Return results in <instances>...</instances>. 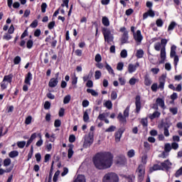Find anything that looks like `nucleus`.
<instances>
[{
	"instance_id": "f257e3e1",
	"label": "nucleus",
	"mask_w": 182,
	"mask_h": 182,
	"mask_svg": "<svg viewBox=\"0 0 182 182\" xmlns=\"http://www.w3.org/2000/svg\"><path fill=\"white\" fill-rule=\"evenodd\" d=\"M113 158L110 151L98 152L92 157V162L97 170H107L113 166Z\"/></svg>"
},
{
	"instance_id": "f03ea898",
	"label": "nucleus",
	"mask_w": 182,
	"mask_h": 182,
	"mask_svg": "<svg viewBox=\"0 0 182 182\" xmlns=\"http://www.w3.org/2000/svg\"><path fill=\"white\" fill-rule=\"evenodd\" d=\"M164 85H166V75H162L159 77V85H157V82H154L151 86V90L152 92H157V89H161V90H164Z\"/></svg>"
},
{
	"instance_id": "7ed1b4c3",
	"label": "nucleus",
	"mask_w": 182,
	"mask_h": 182,
	"mask_svg": "<svg viewBox=\"0 0 182 182\" xmlns=\"http://www.w3.org/2000/svg\"><path fill=\"white\" fill-rule=\"evenodd\" d=\"M95 135L92 132H89L87 136H85L83 147L84 149H87V147H90L93 144V141Z\"/></svg>"
},
{
	"instance_id": "20e7f679",
	"label": "nucleus",
	"mask_w": 182,
	"mask_h": 182,
	"mask_svg": "<svg viewBox=\"0 0 182 182\" xmlns=\"http://www.w3.org/2000/svg\"><path fill=\"white\" fill-rule=\"evenodd\" d=\"M103 182H119V176L114 173H108L102 178Z\"/></svg>"
},
{
	"instance_id": "39448f33",
	"label": "nucleus",
	"mask_w": 182,
	"mask_h": 182,
	"mask_svg": "<svg viewBox=\"0 0 182 182\" xmlns=\"http://www.w3.org/2000/svg\"><path fill=\"white\" fill-rule=\"evenodd\" d=\"M136 171L138 173V181H143L146 174V166H144L143 164H139Z\"/></svg>"
},
{
	"instance_id": "423d86ee",
	"label": "nucleus",
	"mask_w": 182,
	"mask_h": 182,
	"mask_svg": "<svg viewBox=\"0 0 182 182\" xmlns=\"http://www.w3.org/2000/svg\"><path fill=\"white\" fill-rule=\"evenodd\" d=\"M119 32L123 33L120 39L122 45L129 43V31L127 30L126 27H121L119 28Z\"/></svg>"
},
{
	"instance_id": "0eeeda50",
	"label": "nucleus",
	"mask_w": 182,
	"mask_h": 182,
	"mask_svg": "<svg viewBox=\"0 0 182 182\" xmlns=\"http://www.w3.org/2000/svg\"><path fill=\"white\" fill-rule=\"evenodd\" d=\"M102 33L104 36L105 41L107 43L113 42V36H112V32L107 28H103L102 29Z\"/></svg>"
},
{
	"instance_id": "6e6552de",
	"label": "nucleus",
	"mask_w": 182,
	"mask_h": 182,
	"mask_svg": "<svg viewBox=\"0 0 182 182\" xmlns=\"http://www.w3.org/2000/svg\"><path fill=\"white\" fill-rule=\"evenodd\" d=\"M159 107H161V109H166V105L164 104V99L158 97L156 100V103L153 105V109H155V110H159Z\"/></svg>"
},
{
	"instance_id": "1a4fd4ad",
	"label": "nucleus",
	"mask_w": 182,
	"mask_h": 182,
	"mask_svg": "<svg viewBox=\"0 0 182 182\" xmlns=\"http://www.w3.org/2000/svg\"><path fill=\"white\" fill-rule=\"evenodd\" d=\"M115 164L117 166H126L127 164V159L124 155H119L116 157Z\"/></svg>"
},
{
	"instance_id": "9d476101",
	"label": "nucleus",
	"mask_w": 182,
	"mask_h": 182,
	"mask_svg": "<svg viewBox=\"0 0 182 182\" xmlns=\"http://www.w3.org/2000/svg\"><path fill=\"white\" fill-rule=\"evenodd\" d=\"M59 73H56L55 74V77L50 80L48 82L49 87H56L58 86V83H59Z\"/></svg>"
},
{
	"instance_id": "9b49d317",
	"label": "nucleus",
	"mask_w": 182,
	"mask_h": 182,
	"mask_svg": "<svg viewBox=\"0 0 182 182\" xmlns=\"http://www.w3.org/2000/svg\"><path fill=\"white\" fill-rule=\"evenodd\" d=\"M141 110V97L140 95H136L135 97V113H140Z\"/></svg>"
},
{
	"instance_id": "f8f14e48",
	"label": "nucleus",
	"mask_w": 182,
	"mask_h": 182,
	"mask_svg": "<svg viewBox=\"0 0 182 182\" xmlns=\"http://www.w3.org/2000/svg\"><path fill=\"white\" fill-rule=\"evenodd\" d=\"M124 132H126V129L122 127L119 128L117 132L114 133V139L117 143H119V141H120V139H122V136H123V133H124Z\"/></svg>"
},
{
	"instance_id": "ddd939ff",
	"label": "nucleus",
	"mask_w": 182,
	"mask_h": 182,
	"mask_svg": "<svg viewBox=\"0 0 182 182\" xmlns=\"http://www.w3.org/2000/svg\"><path fill=\"white\" fill-rule=\"evenodd\" d=\"M134 41L137 43H141V41H143V35H141V31L137 30L136 33L133 35Z\"/></svg>"
},
{
	"instance_id": "4468645a",
	"label": "nucleus",
	"mask_w": 182,
	"mask_h": 182,
	"mask_svg": "<svg viewBox=\"0 0 182 182\" xmlns=\"http://www.w3.org/2000/svg\"><path fill=\"white\" fill-rule=\"evenodd\" d=\"M140 67V63L139 62H136L134 64H132V63H129L128 65V72L129 73H134V72H136V70H137V68H139Z\"/></svg>"
},
{
	"instance_id": "2eb2a0df",
	"label": "nucleus",
	"mask_w": 182,
	"mask_h": 182,
	"mask_svg": "<svg viewBox=\"0 0 182 182\" xmlns=\"http://www.w3.org/2000/svg\"><path fill=\"white\" fill-rule=\"evenodd\" d=\"M171 165L172 164L168 159H166L164 162L161 163L162 170H170V168H171Z\"/></svg>"
},
{
	"instance_id": "dca6fc26",
	"label": "nucleus",
	"mask_w": 182,
	"mask_h": 182,
	"mask_svg": "<svg viewBox=\"0 0 182 182\" xmlns=\"http://www.w3.org/2000/svg\"><path fill=\"white\" fill-rule=\"evenodd\" d=\"M149 16H150L151 18H154V16H156V13H154V11H153L151 9H149L147 12H145L143 14V19H147Z\"/></svg>"
},
{
	"instance_id": "f3484780",
	"label": "nucleus",
	"mask_w": 182,
	"mask_h": 182,
	"mask_svg": "<svg viewBox=\"0 0 182 182\" xmlns=\"http://www.w3.org/2000/svg\"><path fill=\"white\" fill-rule=\"evenodd\" d=\"M160 58H161V60L159 61V63H161V64L164 63V62H166V48H161Z\"/></svg>"
},
{
	"instance_id": "a211bd4d",
	"label": "nucleus",
	"mask_w": 182,
	"mask_h": 182,
	"mask_svg": "<svg viewBox=\"0 0 182 182\" xmlns=\"http://www.w3.org/2000/svg\"><path fill=\"white\" fill-rule=\"evenodd\" d=\"M126 117L123 116V114H122V112H119L117 116V119L119 120V123L121 124H123L124 126V124H126L127 123V119H126Z\"/></svg>"
},
{
	"instance_id": "6ab92c4d",
	"label": "nucleus",
	"mask_w": 182,
	"mask_h": 182,
	"mask_svg": "<svg viewBox=\"0 0 182 182\" xmlns=\"http://www.w3.org/2000/svg\"><path fill=\"white\" fill-rule=\"evenodd\" d=\"M144 79V84L145 86H151V83H153V81L151 80V78H150V76L148 74L145 75Z\"/></svg>"
},
{
	"instance_id": "aec40b11",
	"label": "nucleus",
	"mask_w": 182,
	"mask_h": 182,
	"mask_svg": "<svg viewBox=\"0 0 182 182\" xmlns=\"http://www.w3.org/2000/svg\"><path fill=\"white\" fill-rule=\"evenodd\" d=\"M32 73L28 72L26 75L24 83H26V85H28V86H31V80H32Z\"/></svg>"
},
{
	"instance_id": "412c9836",
	"label": "nucleus",
	"mask_w": 182,
	"mask_h": 182,
	"mask_svg": "<svg viewBox=\"0 0 182 182\" xmlns=\"http://www.w3.org/2000/svg\"><path fill=\"white\" fill-rule=\"evenodd\" d=\"M168 88L171 89V90H173V91L175 90L176 92H181V90H182V85H181V84H178L177 85V87H174V85L170 84L168 85Z\"/></svg>"
},
{
	"instance_id": "4be33fe9",
	"label": "nucleus",
	"mask_w": 182,
	"mask_h": 182,
	"mask_svg": "<svg viewBox=\"0 0 182 182\" xmlns=\"http://www.w3.org/2000/svg\"><path fill=\"white\" fill-rule=\"evenodd\" d=\"M68 159H72L73 156V154L75 153L73 151V147H75V145L70 144L68 145Z\"/></svg>"
},
{
	"instance_id": "5701e85b",
	"label": "nucleus",
	"mask_w": 182,
	"mask_h": 182,
	"mask_svg": "<svg viewBox=\"0 0 182 182\" xmlns=\"http://www.w3.org/2000/svg\"><path fill=\"white\" fill-rule=\"evenodd\" d=\"M159 170L163 171V168H161V166L156 164H154L152 167L149 168V173H153L154 171H157Z\"/></svg>"
},
{
	"instance_id": "b1692460",
	"label": "nucleus",
	"mask_w": 182,
	"mask_h": 182,
	"mask_svg": "<svg viewBox=\"0 0 182 182\" xmlns=\"http://www.w3.org/2000/svg\"><path fill=\"white\" fill-rule=\"evenodd\" d=\"M160 114H161V113H160V112L155 111L153 114H149V118L151 120H154V119H159V117H160Z\"/></svg>"
},
{
	"instance_id": "393cba45",
	"label": "nucleus",
	"mask_w": 182,
	"mask_h": 182,
	"mask_svg": "<svg viewBox=\"0 0 182 182\" xmlns=\"http://www.w3.org/2000/svg\"><path fill=\"white\" fill-rule=\"evenodd\" d=\"M13 78H14V75L9 74L8 75H4L3 80H4V82H6L7 83L11 84Z\"/></svg>"
},
{
	"instance_id": "a878e982",
	"label": "nucleus",
	"mask_w": 182,
	"mask_h": 182,
	"mask_svg": "<svg viewBox=\"0 0 182 182\" xmlns=\"http://www.w3.org/2000/svg\"><path fill=\"white\" fill-rule=\"evenodd\" d=\"M171 126V124L167 121L166 122H162L160 124V127L161 129H170V127Z\"/></svg>"
},
{
	"instance_id": "bb28decb",
	"label": "nucleus",
	"mask_w": 182,
	"mask_h": 182,
	"mask_svg": "<svg viewBox=\"0 0 182 182\" xmlns=\"http://www.w3.org/2000/svg\"><path fill=\"white\" fill-rule=\"evenodd\" d=\"M105 69L107 70V72L109 73V75L114 76V70H113L112 66H110V65H109L107 63H105Z\"/></svg>"
},
{
	"instance_id": "cd10ccee",
	"label": "nucleus",
	"mask_w": 182,
	"mask_h": 182,
	"mask_svg": "<svg viewBox=\"0 0 182 182\" xmlns=\"http://www.w3.org/2000/svg\"><path fill=\"white\" fill-rule=\"evenodd\" d=\"M12 170H14V166H10L9 168H7L6 170L0 168V176H3V174H5V173H11Z\"/></svg>"
},
{
	"instance_id": "c85d7f7f",
	"label": "nucleus",
	"mask_w": 182,
	"mask_h": 182,
	"mask_svg": "<svg viewBox=\"0 0 182 182\" xmlns=\"http://www.w3.org/2000/svg\"><path fill=\"white\" fill-rule=\"evenodd\" d=\"M89 112H90V109H86L83 114V121L85 122H89V119H90L89 117Z\"/></svg>"
},
{
	"instance_id": "c756f323",
	"label": "nucleus",
	"mask_w": 182,
	"mask_h": 182,
	"mask_svg": "<svg viewBox=\"0 0 182 182\" xmlns=\"http://www.w3.org/2000/svg\"><path fill=\"white\" fill-rule=\"evenodd\" d=\"M19 156V152L18 151H11L9 154V157L10 159H15V157H18Z\"/></svg>"
},
{
	"instance_id": "7c9ffc66",
	"label": "nucleus",
	"mask_w": 182,
	"mask_h": 182,
	"mask_svg": "<svg viewBox=\"0 0 182 182\" xmlns=\"http://www.w3.org/2000/svg\"><path fill=\"white\" fill-rule=\"evenodd\" d=\"M144 55V51L142 49H139L136 50V57L137 59H141Z\"/></svg>"
},
{
	"instance_id": "2f4dec72",
	"label": "nucleus",
	"mask_w": 182,
	"mask_h": 182,
	"mask_svg": "<svg viewBox=\"0 0 182 182\" xmlns=\"http://www.w3.org/2000/svg\"><path fill=\"white\" fill-rule=\"evenodd\" d=\"M176 26H177V23H176V21H171L168 27V32L174 31V28H176Z\"/></svg>"
},
{
	"instance_id": "473e14b6",
	"label": "nucleus",
	"mask_w": 182,
	"mask_h": 182,
	"mask_svg": "<svg viewBox=\"0 0 182 182\" xmlns=\"http://www.w3.org/2000/svg\"><path fill=\"white\" fill-rule=\"evenodd\" d=\"M73 182H86V179H85V176L78 175Z\"/></svg>"
},
{
	"instance_id": "72a5a7b5",
	"label": "nucleus",
	"mask_w": 182,
	"mask_h": 182,
	"mask_svg": "<svg viewBox=\"0 0 182 182\" xmlns=\"http://www.w3.org/2000/svg\"><path fill=\"white\" fill-rule=\"evenodd\" d=\"M105 107H107L108 110H110L112 107H113V103H112V101L107 100L104 103Z\"/></svg>"
},
{
	"instance_id": "f704fd0d",
	"label": "nucleus",
	"mask_w": 182,
	"mask_h": 182,
	"mask_svg": "<svg viewBox=\"0 0 182 182\" xmlns=\"http://www.w3.org/2000/svg\"><path fill=\"white\" fill-rule=\"evenodd\" d=\"M102 22L104 26H109L110 25V21H109V18L106 16L102 17Z\"/></svg>"
},
{
	"instance_id": "c9c22d12",
	"label": "nucleus",
	"mask_w": 182,
	"mask_h": 182,
	"mask_svg": "<svg viewBox=\"0 0 182 182\" xmlns=\"http://www.w3.org/2000/svg\"><path fill=\"white\" fill-rule=\"evenodd\" d=\"M9 85V82H6V81H4V80L1 81V82L0 83V86H1V90H5V89H6V87H8V85Z\"/></svg>"
},
{
	"instance_id": "e433bc0d",
	"label": "nucleus",
	"mask_w": 182,
	"mask_h": 182,
	"mask_svg": "<svg viewBox=\"0 0 182 182\" xmlns=\"http://www.w3.org/2000/svg\"><path fill=\"white\" fill-rule=\"evenodd\" d=\"M26 48L27 49H32V48H33V40L29 39L27 41Z\"/></svg>"
},
{
	"instance_id": "4c0bfd02",
	"label": "nucleus",
	"mask_w": 182,
	"mask_h": 182,
	"mask_svg": "<svg viewBox=\"0 0 182 182\" xmlns=\"http://www.w3.org/2000/svg\"><path fill=\"white\" fill-rule=\"evenodd\" d=\"M134 156H136V151H134V149H130L129 151H128L127 157H129V159H132L134 157Z\"/></svg>"
},
{
	"instance_id": "58836bf2",
	"label": "nucleus",
	"mask_w": 182,
	"mask_h": 182,
	"mask_svg": "<svg viewBox=\"0 0 182 182\" xmlns=\"http://www.w3.org/2000/svg\"><path fill=\"white\" fill-rule=\"evenodd\" d=\"M17 146L18 149H23V147L26 146V141H17Z\"/></svg>"
},
{
	"instance_id": "ea45409f",
	"label": "nucleus",
	"mask_w": 182,
	"mask_h": 182,
	"mask_svg": "<svg viewBox=\"0 0 182 182\" xmlns=\"http://www.w3.org/2000/svg\"><path fill=\"white\" fill-rule=\"evenodd\" d=\"M95 80H99L102 77V72L100 70H96L95 73Z\"/></svg>"
},
{
	"instance_id": "a19ab883",
	"label": "nucleus",
	"mask_w": 182,
	"mask_h": 182,
	"mask_svg": "<svg viewBox=\"0 0 182 182\" xmlns=\"http://www.w3.org/2000/svg\"><path fill=\"white\" fill-rule=\"evenodd\" d=\"M70 99H71L70 95H66V96L64 97V99H63V103H64V105H68V104L70 102Z\"/></svg>"
},
{
	"instance_id": "79ce46f5",
	"label": "nucleus",
	"mask_w": 182,
	"mask_h": 182,
	"mask_svg": "<svg viewBox=\"0 0 182 182\" xmlns=\"http://www.w3.org/2000/svg\"><path fill=\"white\" fill-rule=\"evenodd\" d=\"M87 92L90 93L92 96H95V97L99 96V94L97 93V92H95V90L87 89Z\"/></svg>"
},
{
	"instance_id": "37998d69",
	"label": "nucleus",
	"mask_w": 182,
	"mask_h": 182,
	"mask_svg": "<svg viewBox=\"0 0 182 182\" xmlns=\"http://www.w3.org/2000/svg\"><path fill=\"white\" fill-rule=\"evenodd\" d=\"M164 151L166 153H169V151H171V145L170 144H165Z\"/></svg>"
},
{
	"instance_id": "c03bdc74",
	"label": "nucleus",
	"mask_w": 182,
	"mask_h": 182,
	"mask_svg": "<svg viewBox=\"0 0 182 182\" xmlns=\"http://www.w3.org/2000/svg\"><path fill=\"white\" fill-rule=\"evenodd\" d=\"M116 130V127L114 125L110 126L109 128L105 129L106 133H112V132H114Z\"/></svg>"
},
{
	"instance_id": "a18cd8bd",
	"label": "nucleus",
	"mask_w": 182,
	"mask_h": 182,
	"mask_svg": "<svg viewBox=\"0 0 182 182\" xmlns=\"http://www.w3.org/2000/svg\"><path fill=\"white\" fill-rule=\"evenodd\" d=\"M136 82H139V80H137L136 78L135 77H132L129 81V83L131 86H134V85H136Z\"/></svg>"
},
{
	"instance_id": "49530a36",
	"label": "nucleus",
	"mask_w": 182,
	"mask_h": 182,
	"mask_svg": "<svg viewBox=\"0 0 182 182\" xmlns=\"http://www.w3.org/2000/svg\"><path fill=\"white\" fill-rule=\"evenodd\" d=\"M72 85L73 86H75L74 87H76V85H77V77L76 75H74L72 78Z\"/></svg>"
},
{
	"instance_id": "de8ad7c7",
	"label": "nucleus",
	"mask_w": 182,
	"mask_h": 182,
	"mask_svg": "<svg viewBox=\"0 0 182 182\" xmlns=\"http://www.w3.org/2000/svg\"><path fill=\"white\" fill-rule=\"evenodd\" d=\"M169 112L172 113V114L176 115L178 113V109L177 107H171L169 108Z\"/></svg>"
},
{
	"instance_id": "09e8293b",
	"label": "nucleus",
	"mask_w": 182,
	"mask_h": 182,
	"mask_svg": "<svg viewBox=\"0 0 182 182\" xmlns=\"http://www.w3.org/2000/svg\"><path fill=\"white\" fill-rule=\"evenodd\" d=\"M21 59L20 56H18V55L16 56L14 59V65H19L21 63Z\"/></svg>"
},
{
	"instance_id": "8fccbe9b",
	"label": "nucleus",
	"mask_w": 182,
	"mask_h": 182,
	"mask_svg": "<svg viewBox=\"0 0 182 182\" xmlns=\"http://www.w3.org/2000/svg\"><path fill=\"white\" fill-rule=\"evenodd\" d=\"M123 68H124V63H123L122 62L117 63V70L122 71V70H123Z\"/></svg>"
},
{
	"instance_id": "3c124183",
	"label": "nucleus",
	"mask_w": 182,
	"mask_h": 182,
	"mask_svg": "<svg viewBox=\"0 0 182 182\" xmlns=\"http://www.w3.org/2000/svg\"><path fill=\"white\" fill-rule=\"evenodd\" d=\"M11 163V159L7 158L4 160V167H8V166H10Z\"/></svg>"
},
{
	"instance_id": "603ef678",
	"label": "nucleus",
	"mask_w": 182,
	"mask_h": 182,
	"mask_svg": "<svg viewBox=\"0 0 182 182\" xmlns=\"http://www.w3.org/2000/svg\"><path fill=\"white\" fill-rule=\"evenodd\" d=\"M156 26H158V28H161V26H163L164 23L163 22V20H161V18H158L156 21Z\"/></svg>"
},
{
	"instance_id": "864d4df0",
	"label": "nucleus",
	"mask_w": 182,
	"mask_h": 182,
	"mask_svg": "<svg viewBox=\"0 0 182 182\" xmlns=\"http://www.w3.org/2000/svg\"><path fill=\"white\" fill-rule=\"evenodd\" d=\"M120 56L123 59L127 58V50L126 49L122 50L120 53Z\"/></svg>"
},
{
	"instance_id": "5fc2aeb1",
	"label": "nucleus",
	"mask_w": 182,
	"mask_h": 182,
	"mask_svg": "<svg viewBox=\"0 0 182 182\" xmlns=\"http://www.w3.org/2000/svg\"><path fill=\"white\" fill-rule=\"evenodd\" d=\"M59 174H60V171H57L53 178V182H56L58 181V178L59 177Z\"/></svg>"
},
{
	"instance_id": "6e6d98bb",
	"label": "nucleus",
	"mask_w": 182,
	"mask_h": 182,
	"mask_svg": "<svg viewBox=\"0 0 182 182\" xmlns=\"http://www.w3.org/2000/svg\"><path fill=\"white\" fill-rule=\"evenodd\" d=\"M3 39L5 41H11V39H12V36L8 33H6L3 36Z\"/></svg>"
},
{
	"instance_id": "4d7b16f0",
	"label": "nucleus",
	"mask_w": 182,
	"mask_h": 182,
	"mask_svg": "<svg viewBox=\"0 0 182 182\" xmlns=\"http://www.w3.org/2000/svg\"><path fill=\"white\" fill-rule=\"evenodd\" d=\"M168 42V40L166 38H162L161 40V45L162 46V48H164L166 49V46L167 45Z\"/></svg>"
},
{
	"instance_id": "13d9d810",
	"label": "nucleus",
	"mask_w": 182,
	"mask_h": 182,
	"mask_svg": "<svg viewBox=\"0 0 182 182\" xmlns=\"http://www.w3.org/2000/svg\"><path fill=\"white\" fill-rule=\"evenodd\" d=\"M117 99V92L116 91H112L111 100H116Z\"/></svg>"
},
{
	"instance_id": "bf43d9fd",
	"label": "nucleus",
	"mask_w": 182,
	"mask_h": 182,
	"mask_svg": "<svg viewBox=\"0 0 182 182\" xmlns=\"http://www.w3.org/2000/svg\"><path fill=\"white\" fill-rule=\"evenodd\" d=\"M129 112H130V106H127L124 111V117H129Z\"/></svg>"
},
{
	"instance_id": "052dcab7",
	"label": "nucleus",
	"mask_w": 182,
	"mask_h": 182,
	"mask_svg": "<svg viewBox=\"0 0 182 182\" xmlns=\"http://www.w3.org/2000/svg\"><path fill=\"white\" fill-rule=\"evenodd\" d=\"M55 25L56 23L55 22V21H50L48 25V29L52 30L53 29V28H55Z\"/></svg>"
},
{
	"instance_id": "680f3d73",
	"label": "nucleus",
	"mask_w": 182,
	"mask_h": 182,
	"mask_svg": "<svg viewBox=\"0 0 182 182\" xmlns=\"http://www.w3.org/2000/svg\"><path fill=\"white\" fill-rule=\"evenodd\" d=\"M154 49L155 50H157V52H159V50H161V44L159 42L155 43Z\"/></svg>"
},
{
	"instance_id": "e2e57ef3",
	"label": "nucleus",
	"mask_w": 182,
	"mask_h": 182,
	"mask_svg": "<svg viewBox=\"0 0 182 182\" xmlns=\"http://www.w3.org/2000/svg\"><path fill=\"white\" fill-rule=\"evenodd\" d=\"M46 8H48V4L46 3H42L41 4V12L45 14L46 12Z\"/></svg>"
},
{
	"instance_id": "0e129e2a",
	"label": "nucleus",
	"mask_w": 182,
	"mask_h": 182,
	"mask_svg": "<svg viewBox=\"0 0 182 182\" xmlns=\"http://www.w3.org/2000/svg\"><path fill=\"white\" fill-rule=\"evenodd\" d=\"M38 21L37 19L34 20L31 24H30V27L31 28H35L38 26Z\"/></svg>"
},
{
	"instance_id": "69168bd1",
	"label": "nucleus",
	"mask_w": 182,
	"mask_h": 182,
	"mask_svg": "<svg viewBox=\"0 0 182 182\" xmlns=\"http://www.w3.org/2000/svg\"><path fill=\"white\" fill-rule=\"evenodd\" d=\"M32 123V116H28L25 120V124H31Z\"/></svg>"
},
{
	"instance_id": "338daca9",
	"label": "nucleus",
	"mask_w": 182,
	"mask_h": 182,
	"mask_svg": "<svg viewBox=\"0 0 182 182\" xmlns=\"http://www.w3.org/2000/svg\"><path fill=\"white\" fill-rule=\"evenodd\" d=\"M62 124V122L60 121V119H55L54 122V126L55 127H60Z\"/></svg>"
},
{
	"instance_id": "774afa93",
	"label": "nucleus",
	"mask_w": 182,
	"mask_h": 182,
	"mask_svg": "<svg viewBox=\"0 0 182 182\" xmlns=\"http://www.w3.org/2000/svg\"><path fill=\"white\" fill-rule=\"evenodd\" d=\"M95 62H97V63L102 62V55H100V54H97L95 55Z\"/></svg>"
}]
</instances>
